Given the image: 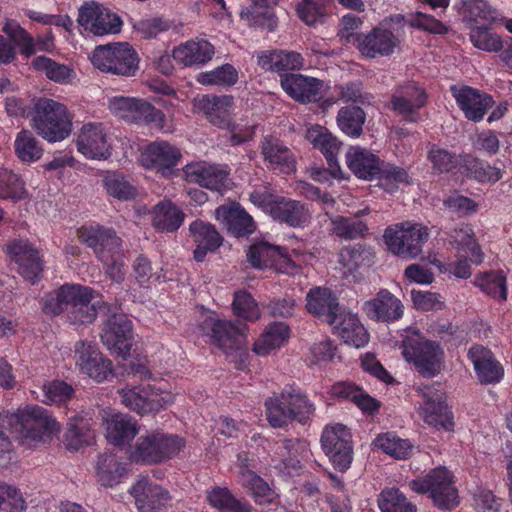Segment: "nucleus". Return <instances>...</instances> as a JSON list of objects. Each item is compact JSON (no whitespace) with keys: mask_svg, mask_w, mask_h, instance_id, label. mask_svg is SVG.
<instances>
[{"mask_svg":"<svg viewBox=\"0 0 512 512\" xmlns=\"http://www.w3.org/2000/svg\"><path fill=\"white\" fill-rule=\"evenodd\" d=\"M363 311L372 320L390 323L403 316L404 306L390 291L381 289L374 298L363 304Z\"/></svg>","mask_w":512,"mask_h":512,"instance_id":"25","label":"nucleus"},{"mask_svg":"<svg viewBox=\"0 0 512 512\" xmlns=\"http://www.w3.org/2000/svg\"><path fill=\"white\" fill-rule=\"evenodd\" d=\"M101 340L111 353L126 359L133 343L132 322L123 314L112 315L104 324Z\"/></svg>","mask_w":512,"mask_h":512,"instance_id":"16","label":"nucleus"},{"mask_svg":"<svg viewBox=\"0 0 512 512\" xmlns=\"http://www.w3.org/2000/svg\"><path fill=\"white\" fill-rule=\"evenodd\" d=\"M270 216L292 227H304L311 219V213L303 203L284 197H278Z\"/></svg>","mask_w":512,"mask_h":512,"instance_id":"36","label":"nucleus"},{"mask_svg":"<svg viewBox=\"0 0 512 512\" xmlns=\"http://www.w3.org/2000/svg\"><path fill=\"white\" fill-rule=\"evenodd\" d=\"M182 154L173 144L158 140L148 144L141 152L139 161L146 169H154L163 175L171 173Z\"/></svg>","mask_w":512,"mask_h":512,"instance_id":"19","label":"nucleus"},{"mask_svg":"<svg viewBox=\"0 0 512 512\" xmlns=\"http://www.w3.org/2000/svg\"><path fill=\"white\" fill-rule=\"evenodd\" d=\"M124 472V466L112 455H103L97 462V476L103 486L118 484Z\"/></svg>","mask_w":512,"mask_h":512,"instance_id":"57","label":"nucleus"},{"mask_svg":"<svg viewBox=\"0 0 512 512\" xmlns=\"http://www.w3.org/2000/svg\"><path fill=\"white\" fill-rule=\"evenodd\" d=\"M347 167L356 177L363 180L376 179L380 172V158L370 150L355 145L350 146L345 154Z\"/></svg>","mask_w":512,"mask_h":512,"instance_id":"30","label":"nucleus"},{"mask_svg":"<svg viewBox=\"0 0 512 512\" xmlns=\"http://www.w3.org/2000/svg\"><path fill=\"white\" fill-rule=\"evenodd\" d=\"M195 109L202 111L208 121L220 128H230L234 99L229 95H202L193 99Z\"/></svg>","mask_w":512,"mask_h":512,"instance_id":"24","label":"nucleus"},{"mask_svg":"<svg viewBox=\"0 0 512 512\" xmlns=\"http://www.w3.org/2000/svg\"><path fill=\"white\" fill-rule=\"evenodd\" d=\"M290 337V329L283 322H274L266 326L263 333L255 341L253 351L258 356H266L273 350L282 347Z\"/></svg>","mask_w":512,"mask_h":512,"instance_id":"42","label":"nucleus"},{"mask_svg":"<svg viewBox=\"0 0 512 512\" xmlns=\"http://www.w3.org/2000/svg\"><path fill=\"white\" fill-rule=\"evenodd\" d=\"M211 506L220 512H251L252 507L247 502L234 498L226 488H214L207 496Z\"/></svg>","mask_w":512,"mask_h":512,"instance_id":"55","label":"nucleus"},{"mask_svg":"<svg viewBox=\"0 0 512 512\" xmlns=\"http://www.w3.org/2000/svg\"><path fill=\"white\" fill-rule=\"evenodd\" d=\"M369 213V209L358 210L355 218L335 216L331 219L332 232L344 239H354L363 236L367 231V225L360 218Z\"/></svg>","mask_w":512,"mask_h":512,"instance_id":"46","label":"nucleus"},{"mask_svg":"<svg viewBox=\"0 0 512 512\" xmlns=\"http://www.w3.org/2000/svg\"><path fill=\"white\" fill-rule=\"evenodd\" d=\"M185 447V440L160 430L148 431L138 437L130 457L136 462L158 464L175 457Z\"/></svg>","mask_w":512,"mask_h":512,"instance_id":"3","label":"nucleus"},{"mask_svg":"<svg viewBox=\"0 0 512 512\" xmlns=\"http://www.w3.org/2000/svg\"><path fill=\"white\" fill-rule=\"evenodd\" d=\"M409 486L416 493H429L439 508L452 509L459 504L453 475L445 467L430 470L426 475L412 480Z\"/></svg>","mask_w":512,"mask_h":512,"instance_id":"9","label":"nucleus"},{"mask_svg":"<svg viewBox=\"0 0 512 512\" xmlns=\"http://www.w3.org/2000/svg\"><path fill=\"white\" fill-rule=\"evenodd\" d=\"M201 330L209 336L210 342L229 354L240 347L246 338V327H239L231 321L222 320L214 312H208L201 322Z\"/></svg>","mask_w":512,"mask_h":512,"instance_id":"12","label":"nucleus"},{"mask_svg":"<svg viewBox=\"0 0 512 512\" xmlns=\"http://www.w3.org/2000/svg\"><path fill=\"white\" fill-rule=\"evenodd\" d=\"M60 297L64 300L65 311L71 313L85 301H91L94 297L93 290L78 284H65L59 288Z\"/></svg>","mask_w":512,"mask_h":512,"instance_id":"60","label":"nucleus"},{"mask_svg":"<svg viewBox=\"0 0 512 512\" xmlns=\"http://www.w3.org/2000/svg\"><path fill=\"white\" fill-rule=\"evenodd\" d=\"M306 308L309 313L328 322L340 309L336 297L328 288L314 287L306 296Z\"/></svg>","mask_w":512,"mask_h":512,"instance_id":"40","label":"nucleus"},{"mask_svg":"<svg viewBox=\"0 0 512 512\" xmlns=\"http://www.w3.org/2000/svg\"><path fill=\"white\" fill-rule=\"evenodd\" d=\"M78 238L87 246L93 248L99 260H107L108 251L117 252L121 241L111 229L98 225L84 226L78 230Z\"/></svg>","mask_w":512,"mask_h":512,"instance_id":"28","label":"nucleus"},{"mask_svg":"<svg viewBox=\"0 0 512 512\" xmlns=\"http://www.w3.org/2000/svg\"><path fill=\"white\" fill-rule=\"evenodd\" d=\"M250 6L241 10L240 16L250 26L275 27L273 8L278 0H250Z\"/></svg>","mask_w":512,"mask_h":512,"instance_id":"45","label":"nucleus"},{"mask_svg":"<svg viewBox=\"0 0 512 512\" xmlns=\"http://www.w3.org/2000/svg\"><path fill=\"white\" fill-rule=\"evenodd\" d=\"M366 120L364 111L359 107H343L337 115L339 129L349 137L358 138Z\"/></svg>","mask_w":512,"mask_h":512,"instance_id":"51","label":"nucleus"},{"mask_svg":"<svg viewBox=\"0 0 512 512\" xmlns=\"http://www.w3.org/2000/svg\"><path fill=\"white\" fill-rule=\"evenodd\" d=\"M402 354L425 377H433L442 369L443 350L435 342L424 339L417 330L407 329L402 340Z\"/></svg>","mask_w":512,"mask_h":512,"instance_id":"4","label":"nucleus"},{"mask_svg":"<svg viewBox=\"0 0 512 512\" xmlns=\"http://www.w3.org/2000/svg\"><path fill=\"white\" fill-rule=\"evenodd\" d=\"M307 140L314 148L319 149L325 156L333 175L336 177L337 172H341L337 161V154L340 150L341 143L334 137L325 127L313 125L307 129Z\"/></svg>","mask_w":512,"mask_h":512,"instance_id":"34","label":"nucleus"},{"mask_svg":"<svg viewBox=\"0 0 512 512\" xmlns=\"http://www.w3.org/2000/svg\"><path fill=\"white\" fill-rule=\"evenodd\" d=\"M73 116L67 107L53 99L40 98L31 113V125L36 132L51 143L66 139L72 132Z\"/></svg>","mask_w":512,"mask_h":512,"instance_id":"2","label":"nucleus"},{"mask_svg":"<svg viewBox=\"0 0 512 512\" xmlns=\"http://www.w3.org/2000/svg\"><path fill=\"white\" fill-rule=\"evenodd\" d=\"M238 71L231 64H223L210 71L201 72L196 80L202 85L230 87L237 83Z\"/></svg>","mask_w":512,"mask_h":512,"instance_id":"53","label":"nucleus"},{"mask_svg":"<svg viewBox=\"0 0 512 512\" xmlns=\"http://www.w3.org/2000/svg\"><path fill=\"white\" fill-rule=\"evenodd\" d=\"M373 445L396 459H406L413 451V445L408 439H402L391 432L378 435L373 441Z\"/></svg>","mask_w":512,"mask_h":512,"instance_id":"48","label":"nucleus"},{"mask_svg":"<svg viewBox=\"0 0 512 512\" xmlns=\"http://www.w3.org/2000/svg\"><path fill=\"white\" fill-rule=\"evenodd\" d=\"M101 418L105 428V437L113 445L129 444L139 431L137 421L133 417L113 409H103Z\"/></svg>","mask_w":512,"mask_h":512,"instance_id":"21","label":"nucleus"},{"mask_svg":"<svg viewBox=\"0 0 512 512\" xmlns=\"http://www.w3.org/2000/svg\"><path fill=\"white\" fill-rule=\"evenodd\" d=\"M300 252L293 250L288 254L279 246L261 241L253 243L247 253L249 263L257 269L274 268L277 272L296 274L303 260Z\"/></svg>","mask_w":512,"mask_h":512,"instance_id":"10","label":"nucleus"},{"mask_svg":"<svg viewBox=\"0 0 512 512\" xmlns=\"http://www.w3.org/2000/svg\"><path fill=\"white\" fill-rule=\"evenodd\" d=\"M215 217L236 237L251 234L256 228L252 217L237 204L218 207Z\"/></svg>","mask_w":512,"mask_h":512,"instance_id":"33","label":"nucleus"},{"mask_svg":"<svg viewBox=\"0 0 512 512\" xmlns=\"http://www.w3.org/2000/svg\"><path fill=\"white\" fill-rule=\"evenodd\" d=\"M376 179L379 180V185L389 193L395 192L402 186L411 184V178L408 172L394 164L380 163V172L377 174Z\"/></svg>","mask_w":512,"mask_h":512,"instance_id":"52","label":"nucleus"},{"mask_svg":"<svg viewBox=\"0 0 512 512\" xmlns=\"http://www.w3.org/2000/svg\"><path fill=\"white\" fill-rule=\"evenodd\" d=\"M3 181L4 182L0 188L1 200H9L13 203H17L28 197L25 182L12 170L7 169Z\"/></svg>","mask_w":512,"mask_h":512,"instance_id":"61","label":"nucleus"},{"mask_svg":"<svg viewBox=\"0 0 512 512\" xmlns=\"http://www.w3.org/2000/svg\"><path fill=\"white\" fill-rule=\"evenodd\" d=\"M245 455H239L238 461L240 464L239 481L253 496L256 503L264 505L272 503L276 498V492L252 470L247 468Z\"/></svg>","mask_w":512,"mask_h":512,"instance_id":"37","label":"nucleus"},{"mask_svg":"<svg viewBox=\"0 0 512 512\" xmlns=\"http://www.w3.org/2000/svg\"><path fill=\"white\" fill-rule=\"evenodd\" d=\"M77 150L86 158L105 160L111 156L112 142L102 123H84L76 138Z\"/></svg>","mask_w":512,"mask_h":512,"instance_id":"15","label":"nucleus"},{"mask_svg":"<svg viewBox=\"0 0 512 512\" xmlns=\"http://www.w3.org/2000/svg\"><path fill=\"white\" fill-rule=\"evenodd\" d=\"M476 285L493 298L505 301L507 298L506 278L502 271H491L476 277Z\"/></svg>","mask_w":512,"mask_h":512,"instance_id":"58","label":"nucleus"},{"mask_svg":"<svg viewBox=\"0 0 512 512\" xmlns=\"http://www.w3.org/2000/svg\"><path fill=\"white\" fill-rule=\"evenodd\" d=\"M262 154L271 167L289 174L295 169V160L290 150L278 139L266 138L262 143Z\"/></svg>","mask_w":512,"mask_h":512,"instance_id":"43","label":"nucleus"},{"mask_svg":"<svg viewBox=\"0 0 512 512\" xmlns=\"http://www.w3.org/2000/svg\"><path fill=\"white\" fill-rule=\"evenodd\" d=\"M186 181L223 192L229 185V171L226 166L205 161H195L183 168Z\"/></svg>","mask_w":512,"mask_h":512,"instance_id":"18","label":"nucleus"},{"mask_svg":"<svg viewBox=\"0 0 512 512\" xmlns=\"http://www.w3.org/2000/svg\"><path fill=\"white\" fill-rule=\"evenodd\" d=\"M32 67L59 84H69L75 77V71L67 65L60 64L45 56H38L31 62Z\"/></svg>","mask_w":512,"mask_h":512,"instance_id":"47","label":"nucleus"},{"mask_svg":"<svg viewBox=\"0 0 512 512\" xmlns=\"http://www.w3.org/2000/svg\"><path fill=\"white\" fill-rule=\"evenodd\" d=\"M131 495L140 512H155L170 500L169 492L152 483L147 477H141L130 488Z\"/></svg>","mask_w":512,"mask_h":512,"instance_id":"27","label":"nucleus"},{"mask_svg":"<svg viewBox=\"0 0 512 512\" xmlns=\"http://www.w3.org/2000/svg\"><path fill=\"white\" fill-rule=\"evenodd\" d=\"M313 403L300 389L289 385L265 400L266 418L274 428H282L294 420L305 421L314 412Z\"/></svg>","mask_w":512,"mask_h":512,"instance_id":"1","label":"nucleus"},{"mask_svg":"<svg viewBox=\"0 0 512 512\" xmlns=\"http://www.w3.org/2000/svg\"><path fill=\"white\" fill-rule=\"evenodd\" d=\"M322 449L329 457L334 467L340 471L347 470L353 459L351 433L340 424L328 425L321 437Z\"/></svg>","mask_w":512,"mask_h":512,"instance_id":"13","label":"nucleus"},{"mask_svg":"<svg viewBox=\"0 0 512 512\" xmlns=\"http://www.w3.org/2000/svg\"><path fill=\"white\" fill-rule=\"evenodd\" d=\"M451 239L457 251L470 255L473 263L479 265L483 262L484 254L477 244L473 229L470 226L466 225L455 229Z\"/></svg>","mask_w":512,"mask_h":512,"instance_id":"49","label":"nucleus"},{"mask_svg":"<svg viewBox=\"0 0 512 512\" xmlns=\"http://www.w3.org/2000/svg\"><path fill=\"white\" fill-rule=\"evenodd\" d=\"M95 424L88 413L74 416L68 422L64 444L70 450H78L83 445H90L95 439Z\"/></svg>","mask_w":512,"mask_h":512,"instance_id":"35","label":"nucleus"},{"mask_svg":"<svg viewBox=\"0 0 512 512\" xmlns=\"http://www.w3.org/2000/svg\"><path fill=\"white\" fill-rule=\"evenodd\" d=\"M214 55L213 45L203 38H194L179 44L172 50V58L183 67H200Z\"/></svg>","mask_w":512,"mask_h":512,"instance_id":"26","label":"nucleus"},{"mask_svg":"<svg viewBox=\"0 0 512 512\" xmlns=\"http://www.w3.org/2000/svg\"><path fill=\"white\" fill-rule=\"evenodd\" d=\"M61 430L60 424L44 408L28 406L17 414V432L26 447L50 441Z\"/></svg>","mask_w":512,"mask_h":512,"instance_id":"5","label":"nucleus"},{"mask_svg":"<svg viewBox=\"0 0 512 512\" xmlns=\"http://www.w3.org/2000/svg\"><path fill=\"white\" fill-rule=\"evenodd\" d=\"M73 361L81 374L98 383L113 376L111 360L106 358L93 342L77 341L74 345Z\"/></svg>","mask_w":512,"mask_h":512,"instance_id":"11","label":"nucleus"},{"mask_svg":"<svg viewBox=\"0 0 512 512\" xmlns=\"http://www.w3.org/2000/svg\"><path fill=\"white\" fill-rule=\"evenodd\" d=\"M8 254L18 265L19 273L31 283H35L42 272L43 263L38 250L28 241L18 239L7 246Z\"/></svg>","mask_w":512,"mask_h":512,"instance_id":"22","label":"nucleus"},{"mask_svg":"<svg viewBox=\"0 0 512 512\" xmlns=\"http://www.w3.org/2000/svg\"><path fill=\"white\" fill-rule=\"evenodd\" d=\"M463 20L467 25H489L495 20V12L485 0H462Z\"/></svg>","mask_w":512,"mask_h":512,"instance_id":"50","label":"nucleus"},{"mask_svg":"<svg viewBox=\"0 0 512 512\" xmlns=\"http://www.w3.org/2000/svg\"><path fill=\"white\" fill-rule=\"evenodd\" d=\"M102 183L107 194L119 200H130L137 194L136 189L118 173H108Z\"/></svg>","mask_w":512,"mask_h":512,"instance_id":"63","label":"nucleus"},{"mask_svg":"<svg viewBox=\"0 0 512 512\" xmlns=\"http://www.w3.org/2000/svg\"><path fill=\"white\" fill-rule=\"evenodd\" d=\"M428 237V228L413 221L391 225L385 229L383 234V240L388 250L405 259L418 257Z\"/></svg>","mask_w":512,"mask_h":512,"instance_id":"6","label":"nucleus"},{"mask_svg":"<svg viewBox=\"0 0 512 512\" xmlns=\"http://www.w3.org/2000/svg\"><path fill=\"white\" fill-rule=\"evenodd\" d=\"M426 103L425 91L414 84L401 88L392 98V105L396 112L409 122L419 119L418 110Z\"/></svg>","mask_w":512,"mask_h":512,"instance_id":"32","label":"nucleus"},{"mask_svg":"<svg viewBox=\"0 0 512 512\" xmlns=\"http://www.w3.org/2000/svg\"><path fill=\"white\" fill-rule=\"evenodd\" d=\"M257 58L262 69L280 74L289 70H299L304 64L301 54L294 51H264L259 53Z\"/></svg>","mask_w":512,"mask_h":512,"instance_id":"38","label":"nucleus"},{"mask_svg":"<svg viewBox=\"0 0 512 512\" xmlns=\"http://www.w3.org/2000/svg\"><path fill=\"white\" fill-rule=\"evenodd\" d=\"M420 401L416 405L419 417L429 426L444 431H453V413L446 404V394L438 386L420 385L416 389Z\"/></svg>","mask_w":512,"mask_h":512,"instance_id":"8","label":"nucleus"},{"mask_svg":"<svg viewBox=\"0 0 512 512\" xmlns=\"http://www.w3.org/2000/svg\"><path fill=\"white\" fill-rule=\"evenodd\" d=\"M152 225L160 232H174L182 225L185 214L170 200L156 204L151 211Z\"/></svg>","mask_w":512,"mask_h":512,"instance_id":"41","label":"nucleus"},{"mask_svg":"<svg viewBox=\"0 0 512 512\" xmlns=\"http://www.w3.org/2000/svg\"><path fill=\"white\" fill-rule=\"evenodd\" d=\"M144 99L117 95L108 98V109L112 115L129 123L139 124L143 115Z\"/></svg>","mask_w":512,"mask_h":512,"instance_id":"44","label":"nucleus"},{"mask_svg":"<svg viewBox=\"0 0 512 512\" xmlns=\"http://www.w3.org/2000/svg\"><path fill=\"white\" fill-rule=\"evenodd\" d=\"M189 230L196 243L194 258L198 262L205 258L207 252L216 250L222 243L221 236L209 223L196 220L190 224Z\"/></svg>","mask_w":512,"mask_h":512,"instance_id":"39","label":"nucleus"},{"mask_svg":"<svg viewBox=\"0 0 512 512\" xmlns=\"http://www.w3.org/2000/svg\"><path fill=\"white\" fill-rule=\"evenodd\" d=\"M26 508L21 491L11 484L0 481V512H24Z\"/></svg>","mask_w":512,"mask_h":512,"instance_id":"64","label":"nucleus"},{"mask_svg":"<svg viewBox=\"0 0 512 512\" xmlns=\"http://www.w3.org/2000/svg\"><path fill=\"white\" fill-rule=\"evenodd\" d=\"M281 86L290 97L302 103L314 102L321 98L322 83L313 77L284 74Z\"/></svg>","mask_w":512,"mask_h":512,"instance_id":"31","label":"nucleus"},{"mask_svg":"<svg viewBox=\"0 0 512 512\" xmlns=\"http://www.w3.org/2000/svg\"><path fill=\"white\" fill-rule=\"evenodd\" d=\"M327 323L332 327L333 333L348 345L360 348L368 343L366 329L350 311L339 309Z\"/></svg>","mask_w":512,"mask_h":512,"instance_id":"23","label":"nucleus"},{"mask_svg":"<svg viewBox=\"0 0 512 512\" xmlns=\"http://www.w3.org/2000/svg\"><path fill=\"white\" fill-rule=\"evenodd\" d=\"M14 150L18 159L23 163L36 162L43 154V149L37 139L27 130H22L16 135Z\"/></svg>","mask_w":512,"mask_h":512,"instance_id":"54","label":"nucleus"},{"mask_svg":"<svg viewBox=\"0 0 512 512\" xmlns=\"http://www.w3.org/2000/svg\"><path fill=\"white\" fill-rule=\"evenodd\" d=\"M378 506L381 512H416V507L396 488L383 490Z\"/></svg>","mask_w":512,"mask_h":512,"instance_id":"59","label":"nucleus"},{"mask_svg":"<svg viewBox=\"0 0 512 512\" xmlns=\"http://www.w3.org/2000/svg\"><path fill=\"white\" fill-rule=\"evenodd\" d=\"M77 22L96 36L117 34L122 27V20L116 13L93 1L79 8Z\"/></svg>","mask_w":512,"mask_h":512,"instance_id":"14","label":"nucleus"},{"mask_svg":"<svg viewBox=\"0 0 512 512\" xmlns=\"http://www.w3.org/2000/svg\"><path fill=\"white\" fill-rule=\"evenodd\" d=\"M468 357L481 383L494 384L503 378L504 369L489 349L475 345L469 349Z\"/></svg>","mask_w":512,"mask_h":512,"instance_id":"29","label":"nucleus"},{"mask_svg":"<svg viewBox=\"0 0 512 512\" xmlns=\"http://www.w3.org/2000/svg\"><path fill=\"white\" fill-rule=\"evenodd\" d=\"M487 25L471 27L470 41L474 47L486 52H499L503 48L500 36L489 31Z\"/></svg>","mask_w":512,"mask_h":512,"instance_id":"62","label":"nucleus"},{"mask_svg":"<svg viewBox=\"0 0 512 512\" xmlns=\"http://www.w3.org/2000/svg\"><path fill=\"white\" fill-rule=\"evenodd\" d=\"M400 40L389 28L377 26L355 36V46L365 58L387 57L394 53Z\"/></svg>","mask_w":512,"mask_h":512,"instance_id":"17","label":"nucleus"},{"mask_svg":"<svg viewBox=\"0 0 512 512\" xmlns=\"http://www.w3.org/2000/svg\"><path fill=\"white\" fill-rule=\"evenodd\" d=\"M89 59L101 72L126 77L134 76L139 64L136 51L126 42L97 46L90 53Z\"/></svg>","mask_w":512,"mask_h":512,"instance_id":"7","label":"nucleus"},{"mask_svg":"<svg viewBox=\"0 0 512 512\" xmlns=\"http://www.w3.org/2000/svg\"><path fill=\"white\" fill-rule=\"evenodd\" d=\"M373 262V254L360 245L347 247L339 254V263L346 270L344 273H353L362 267L370 266Z\"/></svg>","mask_w":512,"mask_h":512,"instance_id":"56","label":"nucleus"},{"mask_svg":"<svg viewBox=\"0 0 512 512\" xmlns=\"http://www.w3.org/2000/svg\"><path fill=\"white\" fill-rule=\"evenodd\" d=\"M450 90L458 107L470 121L482 120L494 104L490 95L467 85H453Z\"/></svg>","mask_w":512,"mask_h":512,"instance_id":"20","label":"nucleus"}]
</instances>
